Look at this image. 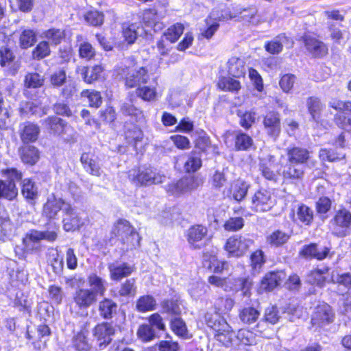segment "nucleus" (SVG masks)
<instances>
[{
    "instance_id": "40",
    "label": "nucleus",
    "mask_w": 351,
    "mask_h": 351,
    "mask_svg": "<svg viewBox=\"0 0 351 351\" xmlns=\"http://www.w3.org/2000/svg\"><path fill=\"white\" fill-rule=\"evenodd\" d=\"M17 195L18 189L16 184L0 180V199L3 198L11 201L16 198Z\"/></svg>"
},
{
    "instance_id": "14",
    "label": "nucleus",
    "mask_w": 351,
    "mask_h": 351,
    "mask_svg": "<svg viewBox=\"0 0 351 351\" xmlns=\"http://www.w3.org/2000/svg\"><path fill=\"white\" fill-rule=\"evenodd\" d=\"M114 333V326L107 322L97 324L93 330V335L101 348L106 347L112 341Z\"/></svg>"
},
{
    "instance_id": "5",
    "label": "nucleus",
    "mask_w": 351,
    "mask_h": 351,
    "mask_svg": "<svg viewBox=\"0 0 351 351\" xmlns=\"http://www.w3.org/2000/svg\"><path fill=\"white\" fill-rule=\"evenodd\" d=\"M330 228L332 233L339 237H344L350 232L351 212L345 208L337 210L330 219Z\"/></svg>"
},
{
    "instance_id": "7",
    "label": "nucleus",
    "mask_w": 351,
    "mask_h": 351,
    "mask_svg": "<svg viewBox=\"0 0 351 351\" xmlns=\"http://www.w3.org/2000/svg\"><path fill=\"white\" fill-rule=\"evenodd\" d=\"M84 225V219L71 204H66L63 208L62 226L66 232L79 230Z\"/></svg>"
},
{
    "instance_id": "3",
    "label": "nucleus",
    "mask_w": 351,
    "mask_h": 351,
    "mask_svg": "<svg viewBox=\"0 0 351 351\" xmlns=\"http://www.w3.org/2000/svg\"><path fill=\"white\" fill-rule=\"evenodd\" d=\"M58 234L56 230L40 231L37 230H29L23 239L25 250L28 252H38L41 249L40 241L45 240L53 242L56 240Z\"/></svg>"
},
{
    "instance_id": "45",
    "label": "nucleus",
    "mask_w": 351,
    "mask_h": 351,
    "mask_svg": "<svg viewBox=\"0 0 351 351\" xmlns=\"http://www.w3.org/2000/svg\"><path fill=\"white\" fill-rule=\"evenodd\" d=\"M142 33L143 28L136 23L123 26V35L128 44L134 43L138 36L141 35Z\"/></svg>"
},
{
    "instance_id": "2",
    "label": "nucleus",
    "mask_w": 351,
    "mask_h": 351,
    "mask_svg": "<svg viewBox=\"0 0 351 351\" xmlns=\"http://www.w3.org/2000/svg\"><path fill=\"white\" fill-rule=\"evenodd\" d=\"M129 180L136 186H149L163 182L165 176L152 167H142L128 172Z\"/></svg>"
},
{
    "instance_id": "16",
    "label": "nucleus",
    "mask_w": 351,
    "mask_h": 351,
    "mask_svg": "<svg viewBox=\"0 0 351 351\" xmlns=\"http://www.w3.org/2000/svg\"><path fill=\"white\" fill-rule=\"evenodd\" d=\"M69 204L62 198H57L52 194L48 197L46 203L43 206V214L49 219H54L57 217L60 210H62L63 212L64 206Z\"/></svg>"
},
{
    "instance_id": "25",
    "label": "nucleus",
    "mask_w": 351,
    "mask_h": 351,
    "mask_svg": "<svg viewBox=\"0 0 351 351\" xmlns=\"http://www.w3.org/2000/svg\"><path fill=\"white\" fill-rule=\"evenodd\" d=\"M285 278L283 271H272L265 275L262 280L261 287L265 291H271Z\"/></svg>"
},
{
    "instance_id": "17",
    "label": "nucleus",
    "mask_w": 351,
    "mask_h": 351,
    "mask_svg": "<svg viewBox=\"0 0 351 351\" xmlns=\"http://www.w3.org/2000/svg\"><path fill=\"white\" fill-rule=\"evenodd\" d=\"M40 134L39 126L30 121H25L19 125V136L23 143H34L37 141Z\"/></svg>"
},
{
    "instance_id": "39",
    "label": "nucleus",
    "mask_w": 351,
    "mask_h": 351,
    "mask_svg": "<svg viewBox=\"0 0 351 351\" xmlns=\"http://www.w3.org/2000/svg\"><path fill=\"white\" fill-rule=\"evenodd\" d=\"M313 210L310 207L305 204H300L296 209V218L294 220L309 226L313 222Z\"/></svg>"
},
{
    "instance_id": "44",
    "label": "nucleus",
    "mask_w": 351,
    "mask_h": 351,
    "mask_svg": "<svg viewBox=\"0 0 351 351\" xmlns=\"http://www.w3.org/2000/svg\"><path fill=\"white\" fill-rule=\"evenodd\" d=\"M43 37L51 45L56 46L65 38V32L61 29L51 28L43 32Z\"/></svg>"
},
{
    "instance_id": "47",
    "label": "nucleus",
    "mask_w": 351,
    "mask_h": 351,
    "mask_svg": "<svg viewBox=\"0 0 351 351\" xmlns=\"http://www.w3.org/2000/svg\"><path fill=\"white\" fill-rule=\"evenodd\" d=\"M306 106L312 119L316 122L319 120V114L323 108L320 99L316 97H310L306 101Z\"/></svg>"
},
{
    "instance_id": "35",
    "label": "nucleus",
    "mask_w": 351,
    "mask_h": 351,
    "mask_svg": "<svg viewBox=\"0 0 351 351\" xmlns=\"http://www.w3.org/2000/svg\"><path fill=\"white\" fill-rule=\"evenodd\" d=\"M117 304L112 300L105 298L99 304V315L106 319L112 317L117 313Z\"/></svg>"
},
{
    "instance_id": "53",
    "label": "nucleus",
    "mask_w": 351,
    "mask_h": 351,
    "mask_svg": "<svg viewBox=\"0 0 351 351\" xmlns=\"http://www.w3.org/2000/svg\"><path fill=\"white\" fill-rule=\"evenodd\" d=\"M252 285V282L249 278H237L234 280L233 289L237 292L241 291L245 297H250Z\"/></svg>"
},
{
    "instance_id": "46",
    "label": "nucleus",
    "mask_w": 351,
    "mask_h": 351,
    "mask_svg": "<svg viewBox=\"0 0 351 351\" xmlns=\"http://www.w3.org/2000/svg\"><path fill=\"white\" fill-rule=\"evenodd\" d=\"M234 144L237 150L246 151L253 145V140L247 134L239 131L235 135Z\"/></svg>"
},
{
    "instance_id": "23",
    "label": "nucleus",
    "mask_w": 351,
    "mask_h": 351,
    "mask_svg": "<svg viewBox=\"0 0 351 351\" xmlns=\"http://www.w3.org/2000/svg\"><path fill=\"white\" fill-rule=\"evenodd\" d=\"M80 161L84 170L89 174L95 176H100L101 167L97 161V157L91 153H83Z\"/></svg>"
},
{
    "instance_id": "57",
    "label": "nucleus",
    "mask_w": 351,
    "mask_h": 351,
    "mask_svg": "<svg viewBox=\"0 0 351 351\" xmlns=\"http://www.w3.org/2000/svg\"><path fill=\"white\" fill-rule=\"evenodd\" d=\"M250 260L253 274H256L259 273L265 262L263 252L261 250L255 251L251 254Z\"/></svg>"
},
{
    "instance_id": "43",
    "label": "nucleus",
    "mask_w": 351,
    "mask_h": 351,
    "mask_svg": "<svg viewBox=\"0 0 351 351\" xmlns=\"http://www.w3.org/2000/svg\"><path fill=\"white\" fill-rule=\"evenodd\" d=\"M156 301L155 298L149 295L140 297L136 304L137 311L142 313L154 311L156 308Z\"/></svg>"
},
{
    "instance_id": "6",
    "label": "nucleus",
    "mask_w": 351,
    "mask_h": 351,
    "mask_svg": "<svg viewBox=\"0 0 351 351\" xmlns=\"http://www.w3.org/2000/svg\"><path fill=\"white\" fill-rule=\"evenodd\" d=\"M202 184V180L197 176L184 177L176 182L169 184L167 186L168 193L173 195H180L195 190Z\"/></svg>"
},
{
    "instance_id": "33",
    "label": "nucleus",
    "mask_w": 351,
    "mask_h": 351,
    "mask_svg": "<svg viewBox=\"0 0 351 351\" xmlns=\"http://www.w3.org/2000/svg\"><path fill=\"white\" fill-rule=\"evenodd\" d=\"M21 160L26 164L34 165L39 159L38 149L32 145H25L20 150Z\"/></svg>"
},
{
    "instance_id": "10",
    "label": "nucleus",
    "mask_w": 351,
    "mask_h": 351,
    "mask_svg": "<svg viewBox=\"0 0 351 351\" xmlns=\"http://www.w3.org/2000/svg\"><path fill=\"white\" fill-rule=\"evenodd\" d=\"M334 313L331 307L326 304H318L312 315L311 323L313 326L323 327L333 322Z\"/></svg>"
},
{
    "instance_id": "1",
    "label": "nucleus",
    "mask_w": 351,
    "mask_h": 351,
    "mask_svg": "<svg viewBox=\"0 0 351 351\" xmlns=\"http://www.w3.org/2000/svg\"><path fill=\"white\" fill-rule=\"evenodd\" d=\"M204 320L206 325L215 331V338L217 341L226 346L231 343L234 332L220 314L215 311L207 312L204 315Z\"/></svg>"
},
{
    "instance_id": "61",
    "label": "nucleus",
    "mask_w": 351,
    "mask_h": 351,
    "mask_svg": "<svg viewBox=\"0 0 351 351\" xmlns=\"http://www.w3.org/2000/svg\"><path fill=\"white\" fill-rule=\"evenodd\" d=\"M121 112L128 116L136 118V120L143 117L142 111L136 108L130 101L124 102L121 107Z\"/></svg>"
},
{
    "instance_id": "42",
    "label": "nucleus",
    "mask_w": 351,
    "mask_h": 351,
    "mask_svg": "<svg viewBox=\"0 0 351 351\" xmlns=\"http://www.w3.org/2000/svg\"><path fill=\"white\" fill-rule=\"evenodd\" d=\"M217 86L219 89L232 93H237L241 88L239 80L230 77H221L219 79Z\"/></svg>"
},
{
    "instance_id": "4",
    "label": "nucleus",
    "mask_w": 351,
    "mask_h": 351,
    "mask_svg": "<svg viewBox=\"0 0 351 351\" xmlns=\"http://www.w3.org/2000/svg\"><path fill=\"white\" fill-rule=\"evenodd\" d=\"M253 244L254 240L248 236L235 234L226 240L224 250L228 256L239 258L244 256Z\"/></svg>"
},
{
    "instance_id": "12",
    "label": "nucleus",
    "mask_w": 351,
    "mask_h": 351,
    "mask_svg": "<svg viewBox=\"0 0 351 351\" xmlns=\"http://www.w3.org/2000/svg\"><path fill=\"white\" fill-rule=\"evenodd\" d=\"M95 292L89 289H77L73 294L75 306L81 310L86 309L97 302Z\"/></svg>"
},
{
    "instance_id": "49",
    "label": "nucleus",
    "mask_w": 351,
    "mask_h": 351,
    "mask_svg": "<svg viewBox=\"0 0 351 351\" xmlns=\"http://www.w3.org/2000/svg\"><path fill=\"white\" fill-rule=\"evenodd\" d=\"M125 239L120 241L123 250L128 251L139 247L141 238L134 228L131 234H128Z\"/></svg>"
},
{
    "instance_id": "19",
    "label": "nucleus",
    "mask_w": 351,
    "mask_h": 351,
    "mask_svg": "<svg viewBox=\"0 0 351 351\" xmlns=\"http://www.w3.org/2000/svg\"><path fill=\"white\" fill-rule=\"evenodd\" d=\"M263 125L267 134L274 138L280 133V115L276 112H268L263 119Z\"/></svg>"
},
{
    "instance_id": "8",
    "label": "nucleus",
    "mask_w": 351,
    "mask_h": 351,
    "mask_svg": "<svg viewBox=\"0 0 351 351\" xmlns=\"http://www.w3.org/2000/svg\"><path fill=\"white\" fill-rule=\"evenodd\" d=\"M274 205V200L270 191L261 189L257 191L251 198L252 210L256 212H267Z\"/></svg>"
},
{
    "instance_id": "27",
    "label": "nucleus",
    "mask_w": 351,
    "mask_h": 351,
    "mask_svg": "<svg viewBox=\"0 0 351 351\" xmlns=\"http://www.w3.org/2000/svg\"><path fill=\"white\" fill-rule=\"evenodd\" d=\"M165 14L162 12H158L154 8L145 10L142 14L143 22L148 27H154L156 28H162V25L160 21L164 18Z\"/></svg>"
},
{
    "instance_id": "59",
    "label": "nucleus",
    "mask_w": 351,
    "mask_h": 351,
    "mask_svg": "<svg viewBox=\"0 0 351 351\" xmlns=\"http://www.w3.org/2000/svg\"><path fill=\"white\" fill-rule=\"evenodd\" d=\"M44 77L37 73H27L25 77V85L27 88H38L43 85Z\"/></svg>"
},
{
    "instance_id": "36",
    "label": "nucleus",
    "mask_w": 351,
    "mask_h": 351,
    "mask_svg": "<svg viewBox=\"0 0 351 351\" xmlns=\"http://www.w3.org/2000/svg\"><path fill=\"white\" fill-rule=\"evenodd\" d=\"M21 193L29 202H33L38 197V188L35 183L29 178L21 182Z\"/></svg>"
},
{
    "instance_id": "41",
    "label": "nucleus",
    "mask_w": 351,
    "mask_h": 351,
    "mask_svg": "<svg viewBox=\"0 0 351 351\" xmlns=\"http://www.w3.org/2000/svg\"><path fill=\"white\" fill-rule=\"evenodd\" d=\"M37 40L36 33L34 30L25 28L21 30L19 36V46L22 49H27L33 46Z\"/></svg>"
},
{
    "instance_id": "55",
    "label": "nucleus",
    "mask_w": 351,
    "mask_h": 351,
    "mask_svg": "<svg viewBox=\"0 0 351 351\" xmlns=\"http://www.w3.org/2000/svg\"><path fill=\"white\" fill-rule=\"evenodd\" d=\"M184 31V25L177 23L169 27L164 33V36L171 43L176 42Z\"/></svg>"
},
{
    "instance_id": "48",
    "label": "nucleus",
    "mask_w": 351,
    "mask_h": 351,
    "mask_svg": "<svg viewBox=\"0 0 351 351\" xmlns=\"http://www.w3.org/2000/svg\"><path fill=\"white\" fill-rule=\"evenodd\" d=\"M137 335L143 341L148 342L155 338L159 337L160 335L154 330V328L148 324H141L137 331Z\"/></svg>"
},
{
    "instance_id": "20",
    "label": "nucleus",
    "mask_w": 351,
    "mask_h": 351,
    "mask_svg": "<svg viewBox=\"0 0 351 351\" xmlns=\"http://www.w3.org/2000/svg\"><path fill=\"white\" fill-rule=\"evenodd\" d=\"M287 161L302 165L305 164L310 158V152L304 147H288L286 149Z\"/></svg>"
},
{
    "instance_id": "13",
    "label": "nucleus",
    "mask_w": 351,
    "mask_h": 351,
    "mask_svg": "<svg viewBox=\"0 0 351 351\" xmlns=\"http://www.w3.org/2000/svg\"><path fill=\"white\" fill-rule=\"evenodd\" d=\"M208 230L202 225H195L189 228L186 233L188 243L194 249H201L206 243L204 241L207 235Z\"/></svg>"
},
{
    "instance_id": "30",
    "label": "nucleus",
    "mask_w": 351,
    "mask_h": 351,
    "mask_svg": "<svg viewBox=\"0 0 351 351\" xmlns=\"http://www.w3.org/2000/svg\"><path fill=\"white\" fill-rule=\"evenodd\" d=\"M133 227L130 225L129 221L125 219H119L114 223L111 234L117 238L119 242L125 239V237L132 232Z\"/></svg>"
},
{
    "instance_id": "37",
    "label": "nucleus",
    "mask_w": 351,
    "mask_h": 351,
    "mask_svg": "<svg viewBox=\"0 0 351 351\" xmlns=\"http://www.w3.org/2000/svg\"><path fill=\"white\" fill-rule=\"evenodd\" d=\"M282 175L286 179H301L304 175V167L302 165L287 161L283 167Z\"/></svg>"
},
{
    "instance_id": "31",
    "label": "nucleus",
    "mask_w": 351,
    "mask_h": 351,
    "mask_svg": "<svg viewBox=\"0 0 351 351\" xmlns=\"http://www.w3.org/2000/svg\"><path fill=\"white\" fill-rule=\"evenodd\" d=\"M77 72L81 75L86 82L92 83L99 78L101 73L102 72V68L99 65H95L90 68L79 66L77 69Z\"/></svg>"
},
{
    "instance_id": "9",
    "label": "nucleus",
    "mask_w": 351,
    "mask_h": 351,
    "mask_svg": "<svg viewBox=\"0 0 351 351\" xmlns=\"http://www.w3.org/2000/svg\"><path fill=\"white\" fill-rule=\"evenodd\" d=\"M121 74L125 78V86L129 88L137 86L142 83L145 84L149 79L147 70L145 67L134 70L123 69Z\"/></svg>"
},
{
    "instance_id": "15",
    "label": "nucleus",
    "mask_w": 351,
    "mask_h": 351,
    "mask_svg": "<svg viewBox=\"0 0 351 351\" xmlns=\"http://www.w3.org/2000/svg\"><path fill=\"white\" fill-rule=\"evenodd\" d=\"M0 65L10 75H14L20 68V64L15 60L12 51L5 46L0 48Z\"/></svg>"
},
{
    "instance_id": "28",
    "label": "nucleus",
    "mask_w": 351,
    "mask_h": 351,
    "mask_svg": "<svg viewBox=\"0 0 351 351\" xmlns=\"http://www.w3.org/2000/svg\"><path fill=\"white\" fill-rule=\"evenodd\" d=\"M43 125L51 134L55 135L62 134L66 127V123L63 119L55 116L49 117L43 120Z\"/></svg>"
},
{
    "instance_id": "62",
    "label": "nucleus",
    "mask_w": 351,
    "mask_h": 351,
    "mask_svg": "<svg viewBox=\"0 0 351 351\" xmlns=\"http://www.w3.org/2000/svg\"><path fill=\"white\" fill-rule=\"evenodd\" d=\"M244 226V219L242 217H230L223 224L226 231L237 232L241 230Z\"/></svg>"
},
{
    "instance_id": "64",
    "label": "nucleus",
    "mask_w": 351,
    "mask_h": 351,
    "mask_svg": "<svg viewBox=\"0 0 351 351\" xmlns=\"http://www.w3.org/2000/svg\"><path fill=\"white\" fill-rule=\"evenodd\" d=\"M84 19L93 26H99L104 22V14L97 10H91L84 15Z\"/></svg>"
},
{
    "instance_id": "21",
    "label": "nucleus",
    "mask_w": 351,
    "mask_h": 351,
    "mask_svg": "<svg viewBox=\"0 0 351 351\" xmlns=\"http://www.w3.org/2000/svg\"><path fill=\"white\" fill-rule=\"evenodd\" d=\"M304 45L308 51L315 58H322L328 53L326 45L314 37L305 36Z\"/></svg>"
},
{
    "instance_id": "60",
    "label": "nucleus",
    "mask_w": 351,
    "mask_h": 351,
    "mask_svg": "<svg viewBox=\"0 0 351 351\" xmlns=\"http://www.w3.org/2000/svg\"><path fill=\"white\" fill-rule=\"evenodd\" d=\"M50 48L49 42L43 40L40 42L33 50L32 56L34 58L43 59L50 54Z\"/></svg>"
},
{
    "instance_id": "56",
    "label": "nucleus",
    "mask_w": 351,
    "mask_h": 351,
    "mask_svg": "<svg viewBox=\"0 0 351 351\" xmlns=\"http://www.w3.org/2000/svg\"><path fill=\"white\" fill-rule=\"evenodd\" d=\"M289 239V236L285 232L276 230L267 237V242L271 245L279 246L285 243Z\"/></svg>"
},
{
    "instance_id": "50",
    "label": "nucleus",
    "mask_w": 351,
    "mask_h": 351,
    "mask_svg": "<svg viewBox=\"0 0 351 351\" xmlns=\"http://www.w3.org/2000/svg\"><path fill=\"white\" fill-rule=\"evenodd\" d=\"M259 311L254 307L243 308L239 313V317L242 322L247 324L254 323L259 317Z\"/></svg>"
},
{
    "instance_id": "34",
    "label": "nucleus",
    "mask_w": 351,
    "mask_h": 351,
    "mask_svg": "<svg viewBox=\"0 0 351 351\" xmlns=\"http://www.w3.org/2000/svg\"><path fill=\"white\" fill-rule=\"evenodd\" d=\"M289 44V39L285 34H280L270 42H268L265 47L267 51L271 54H278L282 50L284 45Z\"/></svg>"
},
{
    "instance_id": "18",
    "label": "nucleus",
    "mask_w": 351,
    "mask_h": 351,
    "mask_svg": "<svg viewBox=\"0 0 351 351\" xmlns=\"http://www.w3.org/2000/svg\"><path fill=\"white\" fill-rule=\"evenodd\" d=\"M110 277L112 280H120L131 275L135 270L134 265L128 263H112L108 266Z\"/></svg>"
},
{
    "instance_id": "32",
    "label": "nucleus",
    "mask_w": 351,
    "mask_h": 351,
    "mask_svg": "<svg viewBox=\"0 0 351 351\" xmlns=\"http://www.w3.org/2000/svg\"><path fill=\"white\" fill-rule=\"evenodd\" d=\"M228 72L234 77H240L245 75V66L243 59L237 57H232L228 61Z\"/></svg>"
},
{
    "instance_id": "38",
    "label": "nucleus",
    "mask_w": 351,
    "mask_h": 351,
    "mask_svg": "<svg viewBox=\"0 0 351 351\" xmlns=\"http://www.w3.org/2000/svg\"><path fill=\"white\" fill-rule=\"evenodd\" d=\"M88 283L92 288L90 290L95 292V295H104L106 291V280L95 273H92L88 276Z\"/></svg>"
},
{
    "instance_id": "51",
    "label": "nucleus",
    "mask_w": 351,
    "mask_h": 351,
    "mask_svg": "<svg viewBox=\"0 0 351 351\" xmlns=\"http://www.w3.org/2000/svg\"><path fill=\"white\" fill-rule=\"evenodd\" d=\"M136 280L132 278L121 284L118 292L122 297H134L136 293Z\"/></svg>"
},
{
    "instance_id": "22",
    "label": "nucleus",
    "mask_w": 351,
    "mask_h": 351,
    "mask_svg": "<svg viewBox=\"0 0 351 351\" xmlns=\"http://www.w3.org/2000/svg\"><path fill=\"white\" fill-rule=\"evenodd\" d=\"M232 18V16L227 13L225 14H221L219 16L216 11H212L208 18L206 20L208 27L202 32V35L208 39L210 38L219 28V21Z\"/></svg>"
},
{
    "instance_id": "54",
    "label": "nucleus",
    "mask_w": 351,
    "mask_h": 351,
    "mask_svg": "<svg viewBox=\"0 0 351 351\" xmlns=\"http://www.w3.org/2000/svg\"><path fill=\"white\" fill-rule=\"evenodd\" d=\"M82 97L87 98L90 107L99 108L102 103V98L99 91L94 90H84L81 93Z\"/></svg>"
},
{
    "instance_id": "26",
    "label": "nucleus",
    "mask_w": 351,
    "mask_h": 351,
    "mask_svg": "<svg viewBox=\"0 0 351 351\" xmlns=\"http://www.w3.org/2000/svg\"><path fill=\"white\" fill-rule=\"evenodd\" d=\"M275 157L271 154L267 155L260 159L259 170L262 175L267 180H274L276 178V173L273 169L275 166Z\"/></svg>"
},
{
    "instance_id": "52",
    "label": "nucleus",
    "mask_w": 351,
    "mask_h": 351,
    "mask_svg": "<svg viewBox=\"0 0 351 351\" xmlns=\"http://www.w3.org/2000/svg\"><path fill=\"white\" fill-rule=\"evenodd\" d=\"M237 114L240 118L239 123L241 126L246 130L250 128L252 124L255 123L256 113L254 112H244L239 109L237 111Z\"/></svg>"
},
{
    "instance_id": "11",
    "label": "nucleus",
    "mask_w": 351,
    "mask_h": 351,
    "mask_svg": "<svg viewBox=\"0 0 351 351\" xmlns=\"http://www.w3.org/2000/svg\"><path fill=\"white\" fill-rule=\"evenodd\" d=\"M299 254L303 258L317 261H322L328 256H331L330 247L314 243L302 246Z\"/></svg>"
},
{
    "instance_id": "24",
    "label": "nucleus",
    "mask_w": 351,
    "mask_h": 351,
    "mask_svg": "<svg viewBox=\"0 0 351 351\" xmlns=\"http://www.w3.org/2000/svg\"><path fill=\"white\" fill-rule=\"evenodd\" d=\"M176 165L178 166L183 165L186 172H195L201 167L202 160L196 154L183 155L177 158Z\"/></svg>"
},
{
    "instance_id": "63",
    "label": "nucleus",
    "mask_w": 351,
    "mask_h": 351,
    "mask_svg": "<svg viewBox=\"0 0 351 351\" xmlns=\"http://www.w3.org/2000/svg\"><path fill=\"white\" fill-rule=\"evenodd\" d=\"M248 189L249 185L247 183L244 182H237L233 187V198L237 202L241 201L246 196Z\"/></svg>"
},
{
    "instance_id": "58",
    "label": "nucleus",
    "mask_w": 351,
    "mask_h": 351,
    "mask_svg": "<svg viewBox=\"0 0 351 351\" xmlns=\"http://www.w3.org/2000/svg\"><path fill=\"white\" fill-rule=\"evenodd\" d=\"M328 271V269H315L311 271L308 277V280L311 284L322 287L326 281L324 274Z\"/></svg>"
},
{
    "instance_id": "29",
    "label": "nucleus",
    "mask_w": 351,
    "mask_h": 351,
    "mask_svg": "<svg viewBox=\"0 0 351 351\" xmlns=\"http://www.w3.org/2000/svg\"><path fill=\"white\" fill-rule=\"evenodd\" d=\"M125 136L128 143L134 146L136 150L141 148L144 135L139 128L132 125L125 132Z\"/></svg>"
}]
</instances>
